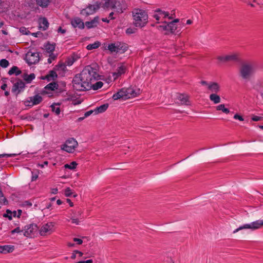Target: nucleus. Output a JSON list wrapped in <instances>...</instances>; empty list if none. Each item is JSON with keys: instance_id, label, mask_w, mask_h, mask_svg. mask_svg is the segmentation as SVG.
<instances>
[{"instance_id": "f257e3e1", "label": "nucleus", "mask_w": 263, "mask_h": 263, "mask_svg": "<svg viewBox=\"0 0 263 263\" xmlns=\"http://www.w3.org/2000/svg\"><path fill=\"white\" fill-rule=\"evenodd\" d=\"M99 75L96 68L91 66H86L72 80L73 88L77 91H84L91 88V83L98 80Z\"/></svg>"}, {"instance_id": "f03ea898", "label": "nucleus", "mask_w": 263, "mask_h": 263, "mask_svg": "<svg viewBox=\"0 0 263 263\" xmlns=\"http://www.w3.org/2000/svg\"><path fill=\"white\" fill-rule=\"evenodd\" d=\"M140 93V89L134 87L122 88L117 92L113 95L112 98L115 100L120 99L126 100L127 99L134 98Z\"/></svg>"}, {"instance_id": "7ed1b4c3", "label": "nucleus", "mask_w": 263, "mask_h": 263, "mask_svg": "<svg viewBox=\"0 0 263 263\" xmlns=\"http://www.w3.org/2000/svg\"><path fill=\"white\" fill-rule=\"evenodd\" d=\"M134 24L137 27H144L148 21L147 12L142 9H137L133 11Z\"/></svg>"}, {"instance_id": "20e7f679", "label": "nucleus", "mask_w": 263, "mask_h": 263, "mask_svg": "<svg viewBox=\"0 0 263 263\" xmlns=\"http://www.w3.org/2000/svg\"><path fill=\"white\" fill-rule=\"evenodd\" d=\"M103 7L110 8L117 13H121L127 9V5L124 0H105Z\"/></svg>"}, {"instance_id": "39448f33", "label": "nucleus", "mask_w": 263, "mask_h": 263, "mask_svg": "<svg viewBox=\"0 0 263 263\" xmlns=\"http://www.w3.org/2000/svg\"><path fill=\"white\" fill-rule=\"evenodd\" d=\"M175 16L174 11H172L170 13L167 11L163 10L160 8H157L154 10L152 13V17L155 19L157 23H162L163 24L166 23V20H171Z\"/></svg>"}, {"instance_id": "423d86ee", "label": "nucleus", "mask_w": 263, "mask_h": 263, "mask_svg": "<svg viewBox=\"0 0 263 263\" xmlns=\"http://www.w3.org/2000/svg\"><path fill=\"white\" fill-rule=\"evenodd\" d=\"M255 70V65L253 63L243 64L240 69V74L243 79H249Z\"/></svg>"}, {"instance_id": "0eeeda50", "label": "nucleus", "mask_w": 263, "mask_h": 263, "mask_svg": "<svg viewBox=\"0 0 263 263\" xmlns=\"http://www.w3.org/2000/svg\"><path fill=\"white\" fill-rule=\"evenodd\" d=\"M78 146L77 141L73 138H68L61 146L62 150L69 153H73Z\"/></svg>"}, {"instance_id": "6e6552de", "label": "nucleus", "mask_w": 263, "mask_h": 263, "mask_svg": "<svg viewBox=\"0 0 263 263\" xmlns=\"http://www.w3.org/2000/svg\"><path fill=\"white\" fill-rule=\"evenodd\" d=\"M262 226H263V220H257L250 223H246L240 226L237 229L233 231V233H236L239 231L244 229L256 230L260 228Z\"/></svg>"}, {"instance_id": "1a4fd4ad", "label": "nucleus", "mask_w": 263, "mask_h": 263, "mask_svg": "<svg viewBox=\"0 0 263 263\" xmlns=\"http://www.w3.org/2000/svg\"><path fill=\"white\" fill-rule=\"evenodd\" d=\"M39 231L36 224L30 223L23 228V235L26 237L32 238L35 236Z\"/></svg>"}, {"instance_id": "9d476101", "label": "nucleus", "mask_w": 263, "mask_h": 263, "mask_svg": "<svg viewBox=\"0 0 263 263\" xmlns=\"http://www.w3.org/2000/svg\"><path fill=\"white\" fill-rule=\"evenodd\" d=\"M25 59L28 64H35L40 60V53L34 50H29L26 54Z\"/></svg>"}, {"instance_id": "9b49d317", "label": "nucleus", "mask_w": 263, "mask_h": 263, "mask_svg": "<svg viewBox=\"0 0 263 263\" xmlns=\"http://www.w3.org/2000/svg\"><path fill=\"white\" fill-rule=\"evenodd\" d=\"M107 49L111 53L124 52L127 49V46L125 44L117 42L109 44L107 46Z\"/></svg>"}, {"instance_id": "f8f14e48", "label": "nucleus", "mask_w": 263, "mask_h": 263, "mask_svg": "<svg viewBox=\"0 0 263 263\" xmlns=\"http://www.w3.org/2000/svg\"><path fill=\"white\" fill-rule=\"evenodd\" d=\"M40 234L45 236L52 234L54 231V223L49 222L44 224L39 230Z\"/></svg>"}, {"instance_id": "ddd939ff", "label": "nucleus", "mask_w": 263, "mask_h": 263, "mask_svg": "<svg viewBox=\"0 0 263 263\" xmlns=\"http://www.w3.org/2000/svg\"><path fill=\"white\" fill-rule=\"evenodd\" d=\"M157 28L160 31H165L171 33H175L177 30V24H175L172 22H170L159 25Z\"/></svg>"}, {"instance_id": "4468645a", "label": "nucleus", "mask_w": 263, "mask_h": 263, "mask_svg": "<svg viewBox=\"0 0 263 263\" xmlns=\"http://www.w3.org/2000/svg\"><path fill=\"white\" fill-rule=\"evenodd\" d=\"M42 100L43 98L41 96L36 95L27 98L24 102V104L26 106L32 107L34 105L39 104Z\"/></svg>"}, {"instance_id": "2eb2a0df", "label": "nucleus", "mask_w": 263, "mask_h": 263, "mask_svg": "<svg viewBox=\"0 0 263 263\" xmlns=\"http://www.w3.org/2000/svg\"><path fill=\"white\" fill-rule=\"evenodd\" d=\"M99 8L100 6L98 4L89 5L81 11V14L86 16L93 14L99 9Z\"/></svg>"}, {"instance_id": "dca6fc26", "label": "nucleus", "mask_w": 263, "mask_h": 263, "mask_svg": "<svg viewBox=\"0 0 263 263\" xmlns=\"http://www.w3.org/2000/svg\"><path fill=\"white\" fill-rule=\"evenodd\" d=\"M25 87V83L22 80H19L13 84L12 88V92L17 95L24 90Z\"/></svg>"}, {"instance_id": "f3484780", "label": "nucleus", "mask_w": 263, "mask_h": 263, "mask_svg": "<svg viewBox=\"0 0 263 263\" xmlns=\"http://www.w3.org/2000/svg\"><path fill=\"white\" fill-rule=\"evenodd\" d=\"M71 24L73 28H78L82 29L84 28V24L82 20L78 17H74L71 20Z\"/></svg>"}, {"instance_id": "a211bd4d", "label": "nucleus", "mask_w": 263, "mask_h": 263, "mask_svg": "<svg viewBox=\"0 0 263 263\" xmlns=\"http://www.w3.org/2000/svg\"><path fill=\"white\" fill-rule=\"evenodd\" d=\"M125 71V66L123 64L119 65L117 67L116 71L112 73V76L114 77V79H117L122 74H124Z\"/></svg>"}, {"instance_id": "6ab92c4d", "label": "nucleus", "mask_w": 263, "mask_h": 263, "mask_svg": "<svg viewBox=\"0 0 263 263\" xmlns=\"http://www.w3.org/2000/svg\"><path fill=\"white\" fill-rule=\"evenodd\" d=\"M177 102L181 105L190 104L188 96L184 94H178L176 98Z\"/></svg>"}, {"instance_id": "aec40b11", "label": "nucleus", "mask_w": 263, "mask_h": 263, "mask_svg": "<svg viewBox=\"0 0 263 263\" xmlns=\"http://www.w3.org/2000/svg\"><path fill=\"white\" fill-rule=\"evenodd\" d=\"M49 22L46 17H41L39 19V28L43 31L46 30L49 27Z\"/></svg>"}, {"instance_id": "412c9836", "label": "nucleus", "mask_w": 263, "mask_h": 263, "mask_svg": "<svg viewBox=\"0 0 263 263\" xmlns=\"http://www.w3.org/2000/svg\"><path fill=\"white\" fill-rule=\"evenodd\" d=\"M220 86L217 82H210L208 85V90L213 93H217L220 91Z\"/></svg>"}, {"instance_id": "4be33fe9", "label": "nucleus", "mask_w": 263, "mask_h": 263, "mask_svg": "<svg viewBox=\"0 0 263 263\" xmlns=\"http://www.w3.org/2000/svg\"><path fill=\"white\" fill-rule=\"evenodd\" d=\"M14 250L13 245L0 246V253L7 254L12 252Z\"/></svg>"}, {"instance_id": "5701e85b", "label": "nucleus", "mask_w": 263, "mask_h": 263, "mask_svg": "<svg viewBox=\"0 0 263 263\" xmlns=\"http://www.w3.org/2000/svg\"><path fill=\"white\" fill-rule=\"evenodd\" d=\"M99 17L96 16L90 21L85 22V25L88 29L93 28L97 26L99 24Z\"/></svg>"}, {"instance_id": "b1692460", "label": "nucleus", "mask_w": 263, "mask_h": 263, "mask_svg": "<svg viewBox=\"0 0 263 263\" xmlns=\"http://www.w3.org/2000/svg\"><path fill=\"white\" fill-rule=\"evenodd\" d=\"M57 77L58 75L56 72L54 70H50L46 76L43 77L42 79L46 80L47 81L49 82L54 80Z\"/></svg>"}, {"instance_id": "393cba45", "label": "nucleus", "mask_w": 263, "mask_h": 263, "mask_svg": "<svg viewBox=\"0 0 263 263\" xmlns=\"http://www.w3.org/2000/svg\"><path fill=\"white\" fill-rule=\"evenodd\" d=\"M108 107V104H104L103 105H100L99 107H97L95 109V114H97L98 113H102L106 111Z\"/></svg>"}, {"instance_id": "a878e982", "label": "nucleus", "mask_w": 263, "mask_h": 263, "mask_svg": "<svg viewBox=\"0 0 263 263\" xmlns=\"http://www.w3.org/2000/svg\"><path fill=\"white\" fill-rule=\"evenodd\" d=\"M210 100L212 101L214 104H218L220 102L221 99L220 97L216 94V93H213L209 96Z\"/></svg>"}, {"instance_id": "bb28decb", "label": "nucleus", "mask_w": 263, "mask_h": 263, "mask_svg": "<svg viewBox=\"0 0 263 263\" xmlns=\"http://www.w3.org/2000/svg\"><path fill=\"white\" fill-rule=\"evenodd\" d=\"M36 4L42 8H46L50 4V0H35Z\"/></svg>"}, {"instance_id": "cd10ccee", "label": "nucleus", "mask_w": 263, "mask_h": 263, "mask_svg": "<svg viewBox=\"0 0 263 263\" xmlns=\"http://www.w3.org/2000/svg\"><path fill=\"white\" fill-rule=\"evenodd\" d=\"M23 79L27 83H30L35 78V76L34 73H30V74H24Z\"/></svg>"}, {"instance_id": "c85d7f7f", "label": "nucleus", "mask_w": 263, "mask_h": 263, "mask_svg": "<svg viewBox=\"0 0 263 263\" xmlns=\"http://www.w3.org/2000/svg\"><path fill=\"white\" fill-rule=\"evenodd\" d=\"M101 43L99 41L95 42L92 44H89L86 46V49L88 50H91L92 49H95L99 47Z\"/></svg>"}, {"instance_id": "c756f323", "label": "nucleus", "mask_w": 263, "mask_h": 263, "mask_svg": "<svg viewBox=\"0 0 263 263\" xmlns=\"http://www.w3.org/2000/svg\"><path fill=\"white\" fill-rule=\"evenodd\" d=\"M254 89L259 92L260 96L263 99V85L259 83H257L254 86Z\"/></svg>"}, {"instance_id": "7c9ffc66", "label": "nucleus", "mask_w": 263, "mask_h": 263, "mask_svg": "<svg viewBox=\"0 0 263 263\" xmlns=\"http://www.w3.org/2000/svg\"><path fill=\"white\" fill-rule=\"evenodd\" d=\"M21 71L18 70L16 66H13L8 71L9 75L15 74L16 76H18L21 74Z\"/></svg>"}, {"instance_id": "2f4dec72", "label": "nucleus", "mask_w": 263, "mask_h": 263, "mask_svg": "<svg viewBox=\"0 0 263 263\" xmlns=\"http://www.w3.org/2000/svg\"><path fill=\"white\" fill-rule=\"evenodd\" d=\"M54 49L55 46L53 44L48 43L45 45V50L50 54L54 50Z\"/></svg>"}, {"instance_id": "473e14b6", "label": "nucleus", "mask_w": 263, "mask_h": 263, "mask_svg": "<svg viewBox=\"0 0 263 263\" xmlns=\"http://www.w3.org/2000/svg\"><path fill=\"white\" fill-rule=\"evenodd\" d=\"M216 110H221L223 113H225L226 114H228L230 112V110L225 107L224 104H220L216 106Z\"/></svg>"}, {"instance_id": "72a5a7b5", "label": "nucleus", "mask_w": 263, "mask_h": 263, "mask_svg": "<svg viewBox=\"0 0 263 263\" xmlns=\"http://www.w3.org/2000/svg\"><path fill=\"white\" fill-rule=\"evenodd\" d=\"M50 107L51 108L52 111L55 112L57 115H59L60 114L61 110L59 104H53L51 105Z\"/></svg>"}, {"instance_id": "f704fd0d", "label": "nucleus", "mask_w": 263, "mask_h": 263, "mask_svg": "<svg viewBox=\"0 0 263 263\" xmlns=\"http://www.w3.org/2000/svg\"><path fill=\"white\" fill-rule=\"evenodd\" d=\"M77 165L78 164L76 161H72L70 164H65L64 167L65 168L73 170L76 168Z\"/></svg>"}, {"instance_id": "c9c22d12", "label": "nucleus", "mask_w": 263, "mask_h": 263, "mask_svg": "<svg viewBox=\"0 0 263 263\" xmlns=\"http://www.w3.org/2000/svg\"><path fill=\"white\" fill-rule=\"evenodd\" d=\"M103 82L101 81L97 82L93 84L91 83V88H92L93 90H97L101 88L103 86Z\"/></svg>"}, {"instance_id": "e433bc0d", "label": "nucleus", "mask_w": 263, "mask_h": 263, "mask_svg": "<svg viewBox=\"0 0 263 263\" xmlns=\"http://www.w3.org/2000/svg\"><path fill=\"white\" fill-rule=\"evenodd\" d=\"M7 200L4 197L3 193L0 189V203L6 205L7 204Z\"/></svg>"}, {"instance_id": "4c0bfd02", "label": "nucleus", "mask_w": 263, "mask_h": 263, "mask_svg": "<svg viewBox=\"0 0 263 263\" xmlns=\"http://www.w3.org/2000/svg\"><path fill=\"white\" fill-rule=\"evenodd\" d=\"M9 65V63L8 60L3 59L0 60V66L3 68H6Z\"/></svg>"}, {"instance_id": "58836bf2", "label": "nucleus", "mask_w": 263, "mask_h": 263, "mask_svg": "<svg viewBox=\"0 0 263 263\" xmlns=\"http://www.w3.org/2000/svg\"><path fill=\"white\" fill-rule=\"evenodd\" d=\"M58 84L55 82L50 83L47 85V87L48 88L53 90L58 88Z\"/></svg>"}, {"instance_id": "ea45409f", "label": "nucleus", "mask_w": 263, "mask_h": 263, "mask_svg": "<svg viewBox=\"0 0 263 263\" xmlns=\"http://www.w3.org/2000/svg\"><path fill=\"white\" fill-rule=\"evenodd\" d=\"M225 58L226 60L229 61H235L237 59V55L236 54H231V55H225Z\"/></svg>"}, {"instance_id": "a19ab883", "label": "nucleus", "mask_w": 263, "mask_h": 263, "mask_svg": "<svg viewBox=\"0 0 263 263\" xmlns=\"http://www.w3.org/2000/svg\"><path fill=\"white\" fill-rule=\"evenodd\" d=\"M21 205L25 208H30L32 205V203L30 201L26 200L22 203Z\"/></svg>"}, {"instance_id": "79ce46f5", "label": "nucleus", "mask_w": 263, "mask_h": 263, "mask_svg": "<svg viewBox=\"0 0 263 263\" xmlns=\"http://www.w3.org/2000/svg\"><path fill=\"white\" fill-rule=\"evenodd\" d=\"M4 216L5 217H8L9 220H11L13 217L12 212L7 210L6 211V213L4 214Z\"/></svg>"}, {"instance_id": "37998d69", "label": "nucleus", "mask_w": 263, "mask_h": 263, "mask_svg": "<svg viewBox=\"0 0 263 263\" xmlns=\"http://www.w3.org/2000/svg\"><path fill=\"white\" fill-rule=\"evenodd\" d=\"M21 232L23 233V229H21L20 227H16V228H15L14 229L12 230L11 231V233L12 234H13L14 233H20Z\"/></svg>"}, {"instance_id": "c03bdc74", "label": "nucleus", "mask_w": 263, "mask_h": 263, "mask_svg": "<svg viewBox=\"0 0 263 263\" xmlns=\"http://www.w3.org/2000/svg\"><path fill=\"white\" fill-rule=\"evenodd\" d=\"M22 213V211L21 210H18L17 211H14L12 212L13 216L14 217H20Z\"/></svg>"}, {"instance_id": "a18cd8bd", "label": "nucleus", "mask_w": 263, "mask_h": 263, "mask_svg": "<svg viewBox=\"0 0 263 263\" xmlns=\"http://www.w3.org/2000/svg\"><path fill=\"white\" fill-rule=\"evenodd\" d=\"M56 57H57L56 55L54 54V53H50L49 54V57L48 59V62L49 63H51L55 59Z\"/></svg>"}, {"instance_id": "49530a36", "label": "nucleus", "mask_w": 263, "mask_h": 263, "mask_svg": "<svg viewBox=\"0 0 263 263\" xmlns=\"http://www.w3.org/2000/svg\"><path fill=\"white\" fill-rule=\"evenodd\" d=\"M72 194V190L69 187H67L65 190V195L66 197H70Z\"/></svg>"}, {"instance_id": "de8ad7c7", "label": "nucleus", "mask_w": 263, "mask_h": 263, "mask_svg": "<svg viewBox=\"0 0 263 263\" xmlns=\"http://www.w3.org/2000/svg\"><path fill=\"white\" fill-rule=\"evenodd\" d=\"M15 155H16L15 154H0V158L5 157H13Z\"/></svg>"}, {"instance_id": "09e8293b", "label": "nucleus", "mask_w": 263, "mask_h": 263, "mask_svg": "<svg viewBox=\"0 0 263 263\" xmlns=\"http://www.w3.org/2000/svg\"><path fill=\"white\" fill-rule=\"evenodd\" d=\"M70 219L71 220V222L72 223L76 224L77 225L79 224L80 221L78 218H75L74 217H71Z\"/></svg>"}, {"instance_id": "8fccbe9b", "label": "nucleus", "mask_w": 263, "mask_h": 263, "mask_svg": "<svg viewBox=\"0 0 263 263\" xmlns=\"http://www.w3.org/2000/svg\"><path fill=\"white\" fill-rule=\"evenodd\" d=\"M233 118H234V119H235L236 120H238L240 121H242L244 120V119L243 118V117L238 114H235Z\"/></svg>"}, {"instance_id": "3c124183", "label": "nucleus", "mask_w": 263, "mask_h": 263, "mask_svg": "<svg viewBox=\"0 0 263 263\" xmlns=\"http://www.w3.org/2000/svg\"><path fill=\"white\" fill-rule=\"evenodd\" d=\"M38 178V174L32 172L31 181H34L36 180Z\"/></svg>"}, {"instance_id": "603ef678", "label": "nucleus", "mask_w": 263, "mask_h": 263, "mask_svg": "<svg viewBox=\"0 0 263 263\" xmlns=\"http://www.w3.org/2000/svg\"><path fill=\"white\" fill-rule=\"evenodd\" d=\"M93 112H95V110H89V111H86V112L85 113V114H84V118L88 117V116H89L90 115H91Z\"/></svg>"}, {"instance_id": "864d4df0", "label": "nucleus", "mask_w": 263, "mask_h": 263, "mask_svg": "<svg viewBox=\"0 0 263 263\" xmlns=\"http://www.w3.org/2000/svg\"><path fill=\"white\" fill-rule=\"evenodd\" d=\"M261 117L257 116H254L252 117V120L254 121H258L261 120Z\"/></svg>"}, {"instance_id": "5fc2aeb1", "label": "nucleus", "mask_w": 263, "mask_h": 263, "mask_svg": "<svg viewBox=\"0 0 263 263\" xmlns=\"http://www.w3.org/2000/svg\"><path fill=\"white\" fill-rule=\"evenodd\" d=\"M134 32H135L134 30L130 28H127L126 30V33L128 34H133Z\"/></svg>"}, {"instance_id": "6e6d98bb", "label": "nucleus", "mask_w": 263, "mask_h": 263, "mask_svg": "<svg viewBox=\"0 0 263 263\" xmlns=\"http://www.w3.org/2000/svg\"><path fill=\"white\" fill-rule=\"evenodd\" d=\"M73 241L74 242H76L78 245H81L83 242V241H82V240L81 239L77 238H74L73 239Z\"/></svg>"}, {"instance_id": "4d7b16f0", "label": "nucleus", "mask_w": 263, "mask_h": 263, "mask_svg": "<svg viewBox=\"0 0 263 263\" xmlns=\"http://www.w3.org/2000/svg\"><path fill=\"white\" fill-rule=\"evenodd\" d=\"M58 32L62 34H64L66 32V30L62 29L61 27H60L58 29Z\"/></svg>"}, {"instance_id": "13d9d810", "label": "nucleus", "mask_w": 263, "mask_h": 263, "mask_svg": "<svg viewBox=\"0 0 263 263\" xmlns=\"http://www.w3.org/2000/svg\"><path fill=\"white\" fill-rule=\"evenodd\" d=\"M218 60L222 62H226L228 60H226L225 56H220L218 57Z\"/></svg>"}, {"instance_id": "bf43d9fd", "label": "nucleus", "mask_w": 263, "mask_h": 263, "mask_svg": "<svg viewBox=\"0 0 263 263\" xmlns=\"http://www.w3.org/2000/svg\"><path fill=\"white\" fill-rule=\"evenodd\" d=\"M200 83L202 85H205L207 87V88H208V85H209V82H208L205 81H201Z\"/></svg>"}, {"instance_id": "052dcab7", "label": "nucleus", "mask_w": 263, "mask_h": 263, "mask_svg": "<svg viewBox=\"0 0 263 263\" xmlns=\"http://www.w3.org/2000/svg\"><path fill=\"white\" fill-rule=\"evenodd\" d=\"M48 164V161H45L43 162V164H39V165L40 167L41 168H43L44 167L45 165H47Z\"/></svg>"}, {"instance_id": "680f3d73", "label": "nucleus", "mask_w": 263, "mask_h": 263, "mask_svg": "<svg viewBox=\"0 0 263 263\" xmlns=\"http://www.w3.org/2000/svg\"><path fill=\"white\" fill-rule=\"evenodd\" d=\"M77 253H76V250H74V251L73 252L72 254V255H71V258L72 259H75V258H76V257H77Z\"/></svg>"}, {"instance_id": "e2e57ef3", "label": "nucleus", "mask_w": 263, "mask_h": 263, "mask_svg": "<svg viewBox=\"0 0 263 263\" xmlns=\"http://www.w3.org/2000/svg\"><path fill=\"white\" fill-rule=\"evenodd\" d=\"M7 84L5 83V84H3L1 86V89H2V90H5V89H6V88H7Z\"/></svg>"}, {"instance_id": "0e129e2a", "label": "nucleus", "mask_w": 263, "mask_h": 263, "mask_svg": "<svg viewBox=\"0 0 263 263\" xmlns=\"http://www.w3.org/2000/svg\"><path fill=\"white\" fill-rule=\"evenodd\" d=\"M76 253H77V254H78L79 256H80V257L82 256V255L83 254L82 252H81L79 251H78V250H76Z\"/></svg>"}, {"instance_id": "69168bd1", "label": "nucleus", "mask_w": 263, "mask_h": 263, "mask_svg": "<svg viewBox=\"0 0 263 263\" xmlns=\"http://www.w3.org/2000/svg\"><path fill=\"white\" fill-rule=\"evenodd\" d=\"M52 193L53 194H56L58 193V189L57 188L53 189L52 190Z\"/></svg>"}, {"instance_id": "338daca9", "label": "nucleus", "mask_w": 263, "mask_h": 263, "mask_svg": "<svg viewBox=\"0 0 263 263\" xmlns=\"http://www.w3.org/2000/svg\"><path fill=\"white\" fill-rule=\"evenodd\" d=\"M102 21L103 22H105V23H108L109 22V20L107 18H102Z\"/></svg>"}, {"instance_id": "774afa93", "label": "nucleus", "mask_w": 263, "mask_h": 263, "mask_svg": "<svg viewBox=\"0 0 263 263\" xmlns=\"http://www.w3.org/2000/svg\"><path fill=\"white\" fill-rule=\"evenodd\" d=\"M67 202L69 204L70 206H73V203L71 201V200L69 199H67Z\"/></svg>"}]
</instances>
